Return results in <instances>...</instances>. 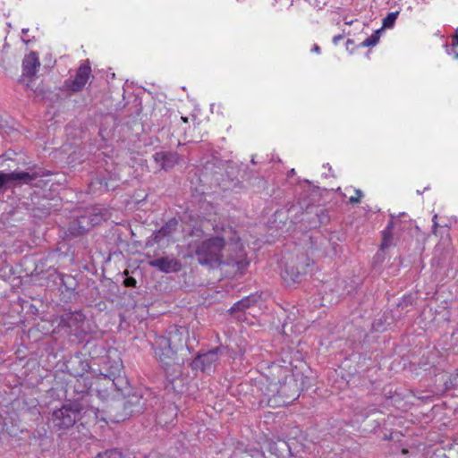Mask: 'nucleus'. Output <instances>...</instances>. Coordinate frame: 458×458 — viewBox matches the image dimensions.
<instances>
[{
    "mask_svg": "<svg viewBox=\"0 0 458 458\" xmlns=\"http://www.w3.org/2000/svg\"><path fill=\"white\" fill-rule=\"evenodd\" d=\"M149 266L156 267L163 273L179 272L182 269L181 262L171 257L157 258L148 262Z\"/></svg>",
    "mask_w": 458,
    "mask_h": 458,
    "instance_id": "f8f14e48",
    "label": "nucleus"
},
{
    "mask_svg": "<svg viewBox=\"0 0 458 458\" xmlns=\"http://www.w3.org/2000/svg\"><path fill=\"white\" fill-rule=\"evenodd\" d=\"M402 454H408V450H407V449H405V448H403V449L402 450Z\"/></svg>",
    "mask_w": 458,
    "mask_h": 458,
    "instance_id": "cd10ccee",
    "label": "nucleus"
},
{
    "mask_svg": "<svg viewBox=\"0 0 458 458\" xmlns=\"http://www.w3.org/2000/svg\"><path fill=\"white\" fill-rule=\"evenodd\" d=\"M259 298V297L255 294H250L247 297H244L242 300L238 301L236 303H234L230 309V311L232 313L237 311H243L246 309L254 306L258 302Z\"/></svg>",
    "mask_w": 458,
    "mask_h": 458,
    "instance_id": "f3484780",
    "label": "nucleus"
},
{
    "mask_svg": "<svg viewBox=\"0 0 458 458\" xmlns=\"http://www.w3.org/2000/svg\"><path fill=\"white\" fill-rule=\"evenodd\" d=\"M379 41V31L377 30L360 43L363 47H374Z\"/></svg>",
    "mask_w": 458,
    "mask_h": 458,
    "instance_id": "aec40b11",
    "label": "nucleus"
},
{
    "mask_svg": "<svg viewBox=\"0 0 458 458\" xmlns=\"http://www.w3.org/2000/svg\"><path fill=\"white\" fill-rule=\"evenodd\" d=\"M285 450L288 448L287 444L284 441H280L279 443L272 442L269 444V452L270 454L266 457L263 453L260 451L254 450H235L231 458H281L280 455L276 453L278 449Z\"/></svg>",
    "mask_w": 458,
    "mask_h": 458,
    "instance_id": "1a4fd4ad",
    "label": "nucleus"
},
{
    "mask_svg": "<svg viewBox=\"0 0 458 458\" xmlns=\"http://www.w3.org/2000/svg\"><path fill=\"white\" fill-rule=\"evenodd\" d=\"M453 46L454 47H458V34L457 33L453 38Z\"/></svg>",
    "mask_w": 458,
    "mask_h": 458,
    "instance_id": "a878e982",
    "label": "nucleus"
},
{
    "mask_svg": "<svg viewBox=\"0 0 458 458\" xmlns=\"http://www.w3.org/2000/svg\"><path fill=\"white\" fill-rule=\"evenodd\" d=\"M343 38H344V37H343L342 35L335 36V37L333 38V42H334V44H335V45H336V44L338 43V41H339V40L343 39Z\"/></svg>",
    "mask_w": 458,
    "mask_h": 458,
    "instance_id": "393cba45",
    "label": "nucleus"
},
{
    "mask_svg": "<svg viewBox=\"0 0 458 458\" xmlns=\"http://www.w3.org/2000/svg\"><path fill=\"white\" fill-rule=\"evenodd\" d=\"M39 66L40 62L38 55L35 52H30L25 55L22 61V75L30 79L34 78Z\"/></svg>",
    "mask_w": 458,
    "mask_h": 458,
    "instance_id": "ddd939ff",
    "label": "nucleus"
},
{
    "mask_svg": "<svg viewBox=\"0 0 458 458\" xmlns=\"http://www.w3.org/2000/svg\"><path fill=\"white\" fill-rule=\"evenodd\" d=\"M9 183L8 174L0 172V189Z\"/></svg>",
    "mask_w": 458,
    "mask_h": 458,
    "instance_id": "5701e85b",
    "label": "nucleus"
},
{
    "mask_svg": "<svg viewBox=\"0 0 458 458\" xmlns=\"http://www.w3.org/2000/svg\"><path fill=\"white\" fill-rule=\"evenodd\" d=\"M99 408L89 405L87 397L64 403L55 409L50 418L52 426L56 430H66L72 428L81 420L86 423L98 420Z\"/></svg>",
    "mask_w": 458,
    "mask_h": 458,
    "instance_id": "20e7f679",
    "label": "nucleus"
},
{
    "mask_svg": "<svg viewBox=\"0 0 458 458\" xmlns=\"http://www.w3.org/2000/svg\"><path fill=\"white\" fill-rule=\"evenodd\" d=\"M178 226L176 218L168 220L159 230L154 233V242L159 243L164 239H169L173 236Z\"/></svg>",
    "mask_w": 458,
    "mask_h": 458,
    "instance_id": "2eb2a0df",
    "label": "nucleus"
},
{
    "mask_svg": "<svg viewBox=\"0 0 458 458\" xmlns=\"http://www.w3.org/2000/svg\"><path fill=\"white\" fill-rule=\"evenodd\" d=\"M398 15L399 11L387 13V15L383 19V28H392L394 25Z\"/></svg>",
    "mask_w": 458,
    "mask_h": 458,
    "instance_id": "6ab92c4d",
    "label": "nucleus"
},
{
    "mask_svg": "<svg viewBox=\"0 0 458 458\" xmlns=\"http://www.w3.org/2000/svg\"><path fill=\"white\" fill-rule=\"evenodd\" d=\"M112 375L107 374H95L92 375L93 388L87 389L84 391L86 394L81 398L87 397L89 400V405L91 404L92 394H95L100 400L104 401L108 399L114 388V379Z\"/></svg>",
    "mask_w": 458,
    "mask_h": 458,
    "instance_id": "0eeeda50",
    "label": "nucleus"
},
{
    "mask_svg": "<svg viewBox=\"0 0 458 458\" xmlns=\"http://www.w3.org/2000/svg\"><path fill=\"white\" fill-rule=\"evenodd\" d=\"M154 160L162 169L169 170L179 162V155L176 152H157L154 155Z\"/></svg>",
    "mask_w": 458,
    "mask_h": 458,
    "instance_id": "4468645a",
    "label": "nucleus"
},
{
    "mask_svg": "<svg viewBox=\"0 0 458 458\" xmlns=\"http://www.w3.org/2000/svg\"><path fill=\"white\" fill-rule=\"evenodd\" d=\"M256 388L260 407H282L299 396L297 381L290 369L276 363H272L266 369Z\"/></svg>",
    "mask_w": 458,
    "mask_h": 458,
    "instance_id": "f03ea898",
    "label": "nucleus"
},
{
    "mask_svg": "<svg viewBox=\"0 0 458 458\" xmlns=\"http://www.w3.org/2000/svg\"><path fill=\"white\" fill-rule=\"evenodd\" d=\"M213 230L214 235L191 242L189 250L201 265L219 268L229 276L243 275L250 262L238 231L229 224L215 225Z\"/></svg>",
    "mask_w": 458,
    "mask_h": 458,
    "instance_id": "f257e3e1",
    "label": "nucleus"
},
{
    "mask_svg": "<svg viewBox=\"0 0 458 458\" xmlns=\"http://www.w3.org/2000/svg\"><path fill=\"white\" fill-rule=\"evenodd\" d=\"M455 58H457V59H458V54H456V53H455Z\"/></svg>",
    "mask_w": 458,
    "mask_h": 458,
    "instance_id": "2f4dec72",
    "label": "nucleus"
},
{
    "mask_svg": "<svg viewBox=\"0 0 458 458\" xmlns=\"http://www.w3.org/2000/svg\"><path fill=\"white\" fill-rule=\"evenodd\" d=\"M393 243V223H389L387 226L382 231V242L380 249L385 250L388 249Z\"/></svg>",
    "mask_w": 458,
    "mask_h": 458,
    "instance_id": "a211bd4d",
    "label": "nucleus"
},
{
    "mask_svg": "<svg viewBox=\"0 0 458 458\" xmlns=\"http://www.w3.org/2000/svg\"><path fill=\"white\" fill-rule=\"evenodd\" d=\"M182 120L184 123H188V118H187V117H182Z\"/></svg>",
    "mask_w": 458,
    "mask_h": 458,
    "instance_id": "c85d7f7f",
    "label": "nucleus"
},
{
    "mask_svg": "<svg viewBox=\"0 0 458 458\" xmlns=\"http://www.w3.org/2000/svg\"><path fill=\"white\" fill-rule=\"evenodd\" d=\"M218 348L211 350L208 352L199 354L191 362V368L194 370L207 371L210 370L218 360Z\"/></svg>",
    "mask_w": 458,
    "mask_h": 458,
    "instance_id": "9d476101",
    "label": "nucleus"
},
{
    "mask_svg": "<svg viewBox=\"0 0 458 458\" xmlns=\"http://www.w3.org/2000/svg\"><path fill=\"white\" fill-rule=\"evenodd\" d=\"M91 73V68L88 64H81L75 74L74 79L65 81V86L68 89L78 92L87 84Z\"/></svg>",
    "mask_w": 458,
    "mask_h": 458,
    "instance_id": "9b49d317",
    "label": "nucleus"
},
{
    "mask_svg": "<svg viewBox=\"0 0 458 458\" xmlns=\"http://www.w3.org/2000/svg\"><path fill=\"white\" fill-rule=\"evenodd\" d=\"M313 50H314L315 52H317V53H319V51H320V47H319L318 46H315V47H314V48H313Z\"/></svg>",
    "mask_w": 458,
    "mask_h": 458,
    "instance_id": "bb28decb",
    "label": "nucleus"
},
{
    "mask_svg": "<svg viewBox=\"0 0 458 458\" xmlns=\"http://www.w3.org/2000/svg\"><path fill=\"white\" fill-rule=\"evenodd\" d=\"M98 458H123V454L117 449L107 450L98 454Z\"/></svg>",
    "mask_w": 458,
    "mask_h": 458,
    "instance_id": "412c9836",
    "label": "nucleus"
},
{
    "mask_svg": "<svg viewBox=\"0 0 458 458\" xmlns=\"http://www.w3.org/2000/svg\"><path fill=\"white\" fill-rule=\"evenodd\" d=\"M7 174H8L9 182H11L12 181L19 180V181H22L26 184L30 183L33 180L38 179V177L45 176V175L48 174H45V173L39 174V173L35 172V173L30 174L28 172H17V171H14L12 173H7Z\"/></svg>",
    "mask_w": 458,
    "mask_h": 458,
    "instance_id": "dca6fc26",
    "label": "nucleus"
},
{
    "mask_svg": "<svg viewBox=\"0 0 458 458\" xmlns=\"http://www.w3.org/2000/svg\"><path fill=\"white\" fill-rule=\"evenodd\" d=\"M149 458H162V457H159L157 455H151Z\"/></svg>",
    "mask_w": 458,
    "mask_h": 458,
    "instance_id": "7c9ffc66",
    "label": "nucleus"
},
{
    "mask_svg": "<svg viewBox=\"0 0 458 458\" xmlns=\"http://www.w3.org/2000/svg\"><path fill=\"white\" fill-rule=\"evenodd\" d=\"M116 367L118 369H120V368L122 367L121 363H116Z\"/></svg>",
    "mask_w": 458,
    "mask_h": 458,
    "instance_id": "c756f323",
    "label": "nucleus"
},
{
    "mask_svg": "<svg viewBox=\"0 0 458 458\" xmlns=\"http://www.w3.org/2000/svg\"><path fill=\"white\" fill-rule=\"evenodd\" d=\"M102 218L101 215L96 213L82 215L70 223L69 231L74 236L81 235L91 227L100 224Z\"/></svg>",
    "mask_w": 458,
    "mask_h": 458,
    "instance_id": "6e6552de",
    "label": "nucleus"
},
{
    "mask_svg": "<svg viewBox=\"0 0 458 458\" xmlns=\"http://www.w3.org/2000/svg\"><path fill=\"white\" fill-rule=\"evenodd\" d=\"M126 286H135L136 280L132 277L126 278L124 281Z\"/></svg>",
    "mask_w": 458,
    "mask_h": 458,
    "instance_id": "b1692460",
    "label": "nucleus"
},
{
    "mask_svg": "<svg viewBox=\"0 0 458 458\" xmlns=\"http://www.w3.org/2000/svg\"><path fill=\"white\" fill-rule=\"evenodd\" d=\"M353 195L349 197L348 202L351 204L360 203L363 197L362 191L359 189H353Z\"/></svg>",
    "mask_w": 458,
    "mask_h": 458,
    "instance_id": "4be33fe9",
    "label": "nucleus"
},
{
    "mask_svg": "<svg viewBox=\"0 0 458 458\" xmlns=\"http://www.w3.org/2000/svg\"><path fill=\"white\" fill-rule=\"evenodd\" d=\"M68 373L76 378L74 389L78 393H84L87 389L93 388L92 375L90 365L88 360L75 356L68 360L66 364Z\"/></svg>",
    "mask_w": 458,
    "mask_h": 458,
    "instance_id": "423d86ee",
    "label": "nucleus"
},
{
    "mask_svg": "<svg viewBox=\"0 0 458 458\" xmlns=\"http://www.w3.org/2000/svg\"><path fill=\"white\" fill-rule=\"evenodd\" d=\"M314 264L312 259L301 250L284 255L280 263V276L285 284L299 283Z\"/></svg>",
    "mask_w": 458,
    "mask_h": 458,
    "instance_id": "39448f33",
    "label": "nucleus"
},
{
    "mask_svg": "<svg viewBox=\"0 0 458 458\" xmlns=\"http://www.w3.org/2000/svg\"><path fill=\"white\" fill-rule=\"evenodd\" d=\"M188 329L180 327L170 332L168 336L159 335L155 339L152 347L155 358L169 380L181 374L186 360L184 352L188 351Z\"/></svg>",
    "mask_w": 458,
    "mask_h": 458,
    "instance_id": "7ed1b4c3",
    "label": "nucleus"
}]
</instances>
